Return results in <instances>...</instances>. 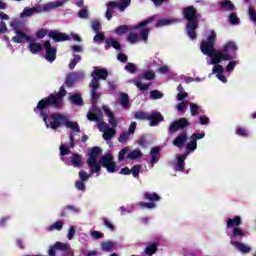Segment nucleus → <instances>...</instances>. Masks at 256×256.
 <instances>
[{"label":"nucleus","instance_id":"obj_24","mask_svg":"<svg viewBox=\"0 0 256 256\" xmlns=\"http://www.w3.org/2000/svg\"><path fill=\"white\" fill-rule=\"evenodd\" d=\"M105 46H104V49L106 51H109V49H111V47H113V49H116V51H119L121 50V43H119V41L113 39V38H110V39H107L105 41Z\"/></svg>","mask_w":256,"mask_h":256},{"label":"nucleus","instance_id":"obj_18","mask_svg":"<svg viewBox=\"0 0 256 256\" xmlns=\"http://www.w3.org/2000/svg\"><path fill=\"white\" fill-rule=\"evenodd\" d=\"M56 251H69V244L63 242H56L54 245L50 246L48 250L49 256L57 255Z\"/></svg>","mask_w":256,"mask_h":256},{"label":"nucleus","instance_id":"obj_3","mask_svg":"<svg viewBox=\"0 0 256 256\" xmlns=\"http://www.w3.org/2000/svg\"><path fill=\"white\" fill-rule=\"evenodd\" d=\"M43 122L45 123V126L47 129H53L54 131H57V129L65 126L68 129H72V131H75V133H80L81 128L79 127V123L69 121V118L65 114L61 113H52V114H42Z\"/></svg>","mask_w":256,"mask_h":256},{"label":"nucleus","instance_id":"obj_4","mask_svg":"<svg viewBox=\"0 0 256 256\" xmlns=\"http://www.w3.org/2000/svg\"><path fill=\"white\" fill-rule=\"evenodd\" d=\"M184 19H186V33L190 39H197V29H199V19L201 14L197 12L195 6H187L184 8Z\"/></svg>","mask_w":256,"mask_h":256},{"label":"nucleus","instance_id":"obj_29","mask_svg":"<svg viewBox=\"0 0 256 256\" xmlns=\"http://www.w3.org/2000/svg\"><path fill=\"white\" fill-rule=\"evenodd\" d=\"M101 153V148L99 146L93 147L90 151V156L87 161L94 163L97 161V156Z\"/></svg>","mask_w":256,"mask_h":256},{"label":"nucleus","instance_id":"obj_19","mask_svg":"<svg viewBox=\"0 0 256 256\" xmlns=\"http://www.w3.org/2000/svg\"><path fill=\"white\" fill-rule=\"evenodd\" d=\"M213 73H216L217 79L221 81L222 83H227V77L223 75L225 69L223 68L222 65L217 64L213 67L212 69Z\"/></svg>","mask_w":256,"mask_h":256},{"label":"nucleus","instance_id":"obj_16","mask_svg":"<svg viewBox=\"0 0 256 256\" xmlns=\"http://www.w3.org/2000/svg\"><path fill=\"white\" fill-rule=\"evenodd\" d=\"M98 129H100V131L102 129H105L104 133H103V139L105 141H109V140L113 139V137H115V133H116L115 129L110 128L109 125H107V123H105L103 121L98 123Z\"/></svg>","mask_w":256,"mask_h":256},{"label":"nucleus","instance_id":"obj_10","mask_svg":"<svg viewBox=\"0 0 256 256\" xmlns=\"http://www.w3.org/2000/svg\"><path fill=\"white\" fill-rule=\"evenodd\" d=\"M149 31V28L140 29V36H138L134 32H130L127 37L128 43H131L132 45H135V43H139V41H145V43H147L149 39Z\"/></svg>","mask_w":256,"mask_h":256},{"label":"nucleus","instance_id":"obj_57","mask_svg":"<svg viewBox=\"0 0 256 256\" xmlns=\"http://www.w3.org/2000/svg\"><path fill=\"white\" fill-rule=\"evenodd\" d=\"M93 41H95L96 43H102V41H105V34H103L102 32L96 33V35L93 38Z\"/></svg>","mask_w":256,"mask_h":256},{"label":"nucleus","instance_id":"obj_14","mask_svg":"<svg viewBox=\"0 0 256 256\" xmlns=\"http://www.w3.org/2000/svg\"><path fill=\"white\" fill-rule=\"evenodd\" d=\"M43 47L46 51V55H45L46 61H49V63H53V61L57 59V48L51 46L50 41L44 42Z\"/></svg>","mask_w":256,"mask_h":256},{"label":"nucleus","instance_id":"obj_56","mask_svg":"<svg viewBox=\"0 0 256 256\" xmlns=\"http://www.w3.org/2000/svg\"><path fill=\"white\" fill-rule=\"evenodd\" d=\"M87 119H88V121H100L101 120V118H99V115H97L91 111H89L87 113Z\"/></svg>","mask_w":256,"mask_h":256},{"label":"nucleus","instance_id":"obj_47","mask_svg":"<svg viewBox=\"0 0 256 256\" xmlns=\"http://www.w3.org/2000/svg\"><path fill=\"white\" fill-rule=\"evenodd\" d=\"M131 137V134L128 131H124L119 137L118 141L119 143H127L129 141V138Z\"/></svg>","mask_w":256,"mask_h":256},{"label":"nucleus","instance_id":"obj_7","mask_svg":"<svg viewBox=\"0 0 256 256\" xmlns=\"http://www.w3.org/2000/svg\"><path fill=\"white\" fill-rule=\"evenodd\" d=\"M125 156H126V159L135 161V159H140V157H143V152H141V150L139 149H135L131 151V148L124 147L118 153V161H125Z\"/></svg>","mask_w":256,"mask_h":256},{"label":"nucleus","instance_id":"obj_34","mask_svg":"<svg viewBox=\"0 0 256 256\" xmlns=\"http://www.w3.org/2000/svg\"><path fill=\"white\" fill-rule=\"evenodd\" d=\"M155 19H157V16L153 15L152 17L141 21L139 24H137L134 29H141L143 27H147V25H149L150 23H153V21H155Z\"/></svg>","mask_w":256,"mask_h":256},{"label":"nucleus","instance_id":"obj_63","mask_svg":"<svg viewBox=\"0 0 256 256\" xmlns=\"http://www.w3.org/2000/svg\"><path fill=\"white\" fill-rule=\"evenodd\" d=\"M205 138V132H201V133H194L191 136V139H193L194 141H198L199 139H203Z\"/></svg>","mask_w":256,"mask_h":256},{"label":"nucleus","instance_id":"obj_38","mask_svg":"<svg viewBox=\"0 0 256 256\" xmlns=\"http://www.w3.org/2000/svg\"><path fill=\"white\" fill-rule=\"evenodd\" d=\"M173 23V20L171 19H167V18H162V19H159L156 24H155V27L156 28H159V27H165L167 25H171Z\"/></svg>","mask_w":256,"mask_h":256},{"label":"nucleus","instance_id":"obj_26","mask_svg":"<svg viewBox=\"0 0 256 256\" xmlns=\"http://www.w3.org/2000/svg\"><path fill=\"white\" fill-rule=\"evenodd\" d=\"M87 165L92 174L101 173V163L97 162V160H95L94 162H91V160H87Z\"/></svg>","mask_w":256,"mask_h":256},{"label":"nucleus","instance_id":"obj_33","mask_svg":"<svg viewBox=\"0 0 256 256\" xmlns=\"http://www.w3.org/2000/svg\"><path fill=\"white\" fill-rule=\"evenodd\" d=\"M83 156L81 154H73V158L71 160V163L74 167H81L83 165Z\"/></svg>","mask_w":256,"mask_h":256},{"label":"nucleus","instance_id":"obj_22","mask_svg":"<svg viewBox=\"0 0 256 256\" xmlns=\"http://www.w3.org/2000/svg\"><path fill=\"white\" fill-rule=\"evenodd\" d=\"M157 251H159V245L156 242H148L144 253L147 256H153Z\"/></svg>","mask_w":256,"mask_h":256},{"label":"nucleus","instance_id":"obj_37","mask_svg":"<svg viewBox=\"0 0 256 256\" xmlns=\"http://www.w3.org/2000/svg\"><path fill=\"white\" fill-rule=\"evenodd\" d=\"M113 247H115V242L113 241H104L101 243V250L102 251H112Z\"/></svg>","mask_w":256,"mask_h":256},{"label":"nucleus","instance_id":"obj_46","mask_svg":"<svg viewBox=\"0 0 256 256\" xmlns=\"http://www.w3.org/2000/svg\"><path fill=\"white\" fill-rule=\"evenodd\" d=\"M128 31H129V26L127 25H121L115 29L116 35H125V33Z\"/></svg>","mask_w":256,"mask_h":256},{"label":"nucleus","instance_id":"obj_32","mask_svg":"<svg viewBox=\"0 0 256 256\" xmlns=\"http://www.w3.org/2000/svg\"><path fill=\"white\" fill-rule=\"evenodd\" d=\"M79 213V209H77L73 205H67L61 212L60 217H67L68 213Z\"/></svg>","mask_w":256,"mask_h":256},{"label":"nucleus","instance_id":"obj_43","mask_svg":"<svg viewBox=\"0 0 256 256\" xmlns=\"http://www.w3.org/2000/svg\"><path fill=\"white\" fill-rule=\"evenodd\" d=\"M140 79H145V81H153L155 79V72L149 70L146 73H144Z\"/></svg>","mask_w":256,"mask_h":256},{"label":"nucleus","instance_id":"obj_40","mask_svg":"<svg viewBox=\"0 0 256 256\" xmlns=\"http://www.w3.org/2000/svg\"><path fill=\"white\" fill-rule=\"evenodd\" d=\"M63 225V222L56 221L48 227V231H61V229H63Z\"/></svg>","mask_w":256,"mask_h":256},{"label":"nucleus","instance_id":"obj_27","mask_svg":"<svg viewBox=\"0 0 256 256\" xmlns=\"http://www.w3.org/2000/svg\"><path fill=\"white\" fill-rule=\"evenodd\" d=\"M185 159H187V154L178 155L176 171H185Z\"/></svg>","mask_w":256,"mask_h":256},{"label":"nucleus","instance_id":"obj_8","mask_svg":"<svg viewBox=\"0 0 256 256\" xmlns=\"http://www.w3.org/2000/svg\"><path fill=\"white\" fill-rule=\"evenodd\" d=\"M145 201L150 202H140L139 207L142 209H155L157 207V204H155V201H161V196L159 194L153 192H145L143 195Z\"/></svg>","mask_w":256,"mask_h":256},{"label":"nucleus","instance_id":"obj_31","mask_svg":"<svg viewBox=\"0 0 256 256\" xmlns=\"http://www.w3.org/2000/svg\"><path fill=\"white\" fill-rule=\"evenodd\" d=\"M69 100L73 105H78L79 107L83 105V97H81V94H73L70 96Z\"/></svg>","mask_w":256,"mask_h":256},{"label":"nucleus","instance_id":"obj_13","mask_svg":"<svg viewBox=\"0 0 256 256\" xmlns=\"http://www.w3.org/2000/svg\"><path fill=\"white\" fill-rule=\"evenodd\" d=\"M189 120L186 118H180L172 122L168 128L169 133H177L180 129H185V127H189Z\"/></svg>","mask_w":256,"mask_h":256},{"label":"nucleus","instance_id":"obj_55","mask_svg":"<svg viewBox=\"0 0 256 256\" xmlns=\"http://www.w3.org/2000/svg\"><path fill=\"white\" fill-rule=\"evenodd\" d=\"M215 41H217V34H215V32H212L211 35L207 37V41H205V43L215 45Z\"/></svg>","mask_w":256,"mask_h":256},{"label":"nucleus","instance_id":"obj_11","mask_svg":"<svg viewBox=\"0 0 256 256\" xmlns=\"http://www.w3.org/2000/svg\"><path fill=\"white\" fill-rule=\"evenodd\" d=\"M79 79H85V73L83 72H70L66 75L65 85L71 88Z\"/></svg>","mask_w":256,"mask_h":256},{"label":"nucleus","instance_id":"obj_45","mask_svg":"<svg viewBox=\"0 0 256 256\" xmlns=\"http://www.w3.org/2000/svg\"><path fill=\"white\" fill-rule=\"evenodd\" d=\"M120 103L122 107H127L129 105V94L122 93L120 96Z\"/></svg>","mask_w":256,"mask_h":256},{"label":"nucleus","instance_id":"obj_36","mask_svg":"<svg viewBox=\"0 0 256 256\" xmlns=\"http://www.w3.org/2000/svg\"><path fill=\"white\" fill-rule=\"evenodd\" d=\"M149 113L145 111H137L134 113V119L137 121H148Z\"/></svg>","mask_w":256,"mask_h":256},{"label":"nucleus","instance_id":"obj_48","mask_svg":"<svg viewBox=\"0 0 256 256\" xmlns=\"http://www.w3.org/2000/svg\"><path fill=\"white\" fill-rule=\"evenodd\" d=\"M37 8H25L21 13V17H31L33 13H36Z\"/></svg>","mask_w":256,"mask_h":256},{"label":"nucleus","instance_id":"obj_12","mask_svg":"<svg viewBox=\"0 0 256 256\" xmlns=\"http://www.w3.org/2000/svg\"><path fill=\"white\" fill-rule=\"evenodd\" d=\"M11 27L14 33H16V36L12 37L13 43H23V39H26L28 42H31V37L27 35V33L19 30V27L17 26V24L12 23Z\"/></svg>","mask_w":256,"mask_h":256},{"label":"nucleus","instance_id":"obj_51","mask_svg":"<svg viewBox=\"0 0 256 256\" xmlns=\"http://www.w3.org/2000/svg\"><path fill=\"white\" fill-rule=\"evenodd\" d=\"M103 225L104 227H107V229H109V231H115V224L111 222V220L107 219V218H103Z\"/></svg>","mask_w":256,"mask_h":256},{"label":"nucleus","instance_id":"obj_49","mask_svg":"<svg viewBox=\"0 0 256 256\" xmlns=\"http://www.w3.org/2000/svg\"><path fill=\"white\" fill-rule=\"evenodd\" d=\"M229 23L230 25H239V17H237V13L232 12L229 15Z\"/></svg>","mask_w":256,"mask_h":256},{"label":"nucleus","instance_id":"obj_9","mask_svg":"<svg viewBox=\"0 0 256 256\" xmlns=\"http://www.w3.org/2000/svg\"><path fill=\"white\" fill-rule=\"evenodd\" d=\"M99 163L108 173H115L117 171V164L113 160V154H105L100 158Z\"/></svg>","mask_w":256,"mask_h":256},{"label":"nucleus","instance_id":"obj_6","mask_svg":"<svg viewBox=\"0 0 256 256\" xmlns=\"http://www.w3.org/2000/svg\"><path fill=\"white\" fill-rule=\"evenodd\" d=\"M129 5H131V0H120V2H108L105 13L107 21H111V19H113V13H115V9H118L119 11L123 12L125 11V9H127V7H129Z\"/></svg>","mask_w":256,"mask_h":256},{"label":"nucleus","instance_id":"obj_60","mask_svg":"<svg viewBox=\"0 0 256 256\" xmlns=\"http://www.w3.org/2000/svg\"><path fill=\"white\" fill-rule=\"evenodd\" d=\"M91 27L96 33H99V31H101V23H99V21H92Z\"/></svg>","mask_w":256,"mask_h":256},{"label":"nucleus","instance_id":"obj_50","mask_svg":"<svg viewBox=\"0 0 256 256\" xmlns=\"http://www.w3.org/2000/svg\"><path fill=\"white\" fill-rule=\"evenodd\" d=\"M248 15H249L250 21H252V23H256V11H255V8H253V6H249Z\"/></svg>","mask_w":256,"mask_h":256},{"label":"nucleus","instance_id":"obj_42","mask_svg":"<svg viewBox=\"0 0 256 256\" xmlns=\"http://www.w3.org/2000/svg\"><path fill=\"white\" fill-rule=\"evenodd\" d=\"M236 135H239V137H249V131L244 127L238 126L236 128Z\"/></svg>","mask_w":256,"mask_h":256},{"label":"nucleus","instance_id":"obj_62","mask_svg":"<svg viewBox=\"0 0 256 256\" xmlns=\"http://www.w3.org/2000/svg\"><path fill=\"white\" fill-rule=\"evenodd\" d=\"M75 187L78 189V191H85V182L83 180L76 181Z\"/></svg>","mask_w":256,"mask_h":256},{"label":"nucleus","instance_id":"obj_54","mask_svg":"<svg viewBox=\"0 0 256 256\" xmlns=\"http://www.w3.org/2000/svg\"><path fill=\"white\" fill-rule=\"evenodd\" d=\"M232 235L233 237H245V232L241 228L235 227L233 228Z\"/></svg>","mask_w":256,"mask_h":256},{"label":"nucleus","instance_id":"obj_44","mask_svg":"<svg viewBox=\"0 0 256 256\" xmlns=\"http://www.w3.org/2000/svg\"><path fill=\"white\" fill-rule=\"evenodd\" d=\"M150 99H153V100L163 99V93L159 90H152L150 91Z\"/></svg>","mask_w":256,"mask_h":256},{"label":"nucleus","instance_id":"obj_35","mask_svg":"<svg viewBox=\"0 0 256 256\" xmlns=\"http://www.w3.org/2000/svg\"><path fill=\"white\" fill-rule=\"evenodd\" d=\"M134 85L140 90V91H148L149 87H151V83L143 84L140 79L134 80Z\"/></svg>","mask_w":256,"mask_h":256},{"label":"nucleus","instance_id":"obj_30","mask_svg":"<svg viewBox=\"0 0 256 256\" xmlns=\"http://www.w3.org/2000/svg\"><path fill=\"white\" fill-rule=\"evenodd\" d=\"M230 243L234 247H237V249L240 250L241 253H249V251H251V248H249L247 245H245L241 242L231 240Z\"/></svg>","mask_w":256,"mask_h":256},{"label":"nucleus","instance_id":"obj_52","mask_svg":"<svg viewBox=\"0 0 256 256\" xmlns=\"http://www.w3.org/2000/svg\"><path fill=\"white\" fill-rule=\"evenodd\" d=\"M187 151H195L197 149V142L194 139H191L190 142L186 145Z\"/></svg>","mask_w":256,"mask_h":256},{"label":"nucleus","instance_id":"obj_25","mask_svg":"<svg viewBox=\"0 0 256 256\" xmlns=\"http://www.w3.org/2000/svg\"><path fill=\"white\" fill-rule=\"evenodd\" d=\"M28 49L30 53H32V55H37V53H40V51H43V45L31 40L28 46Z\"/></svg>","mask_w":256,"mask_h":256},{"label":"nucleus","instance_id":"obj_17","mask_svg":"<svg viewBox=\"0 0 256 256\" xmlns=\"http://www.w3.org/2000/svg\"><path fill=\"white\" fill-rule=\"evenodd\" d=\"M48 37H50V39H53V41L55 43H61L63 41H69V39H71V37L63 32H59L57 30H52L48 33Z\"/></svg>","mask_w":256,"mask_h":256},{"label":"nucleus","instance_id":"obj_53","mask_svg":"<svg viewBox=\"0 0 256 256\" xmlns=\"http://www.w3.org/2000/svg\"><path fill=\"white\" fill-rule=\"evenodd\" d=\"M130 171L133 177H139V173H141V165L139 164L134 165Z\"/></svg>","mask_w":256,"mask_h":256},{"label":"nucleus","instance_id":"obj_58","mask_svg":"<svg viewBox=\"0 0 256 256\" xmlns=\"http://www.w3.org/2000/svg\"><path fill=\"white\" fill-rule=\"evenodd\" d=\"M125 70L128 71V73H135V71H137V66L131 62H128L125 66Z\"/></svg>","mask_w":256,"mask_h":256},{"label":"nucleus","instance_id":"obj_28","mask_svg":"<svg viewBox=\"0 0 256 256\" xmlns=\"http://www.w3.org/2000/svg\"><path fill=\"white\" fill-rule=\"evenodd\" d=\"M65 3H67V0H60V1H56L50 4H46L43 7L44 11H51V9H57V7H63V5H65Z\"/></svg>","mask_w":256,"mask_h":256},{"label":"nucleus","instance_id":"obj_39","mask_svg":"<svg viewBox=\"0 0 256 256\" xmlns=\"http://www.w3.org/2000/svg\"><path fill=\"white\" fill-rule=\"evenodd\" d=\"M220 7L228 9V11H233L235 9V4H233V2H231L230 0H223L222 2H220Z\"/></svg>","mask_w":256,"mask_h":256},{"label":"nucleus","instance_id":"obj_23","mask_svg":"<svg viewBox=\"0 0 256 256\" xmlns=\"http://www.w3.org/2000/svg\"><path fill=\"white\" fill-rule=\"evenodd\" d=\"M102 110L108 116V121H109V124L111 125V127H113V129H115V127H117V119L115 118V114H113V112L110 111L109 107H107V106H103Z\"/></svg>","mask_w":256,"mask_h":256},{"label":"nucleus","instance_id":"obj_1","mask_svg":"<svg viewBox=\"0 0 256 256\" xmlns=\"http://www.w3.org/2000/svg\"><path fill=\"white\" fill-rule=\"evenodd\" d=\"M203 55H207L212 59V65H219L222 61H231L235 59V52L239 49L233 41L227 42L221 52L215 50V45L203 41L200 45Z\"/></svg>","mask_w":256,"mask_h":256},{"label":"nucleus","instance_id":"obj_41","mask_svg":"<svg viewBox=\"0 0 256 256\" xmlns=\"http://www.w3.org/2000/svg\"><path fill=\"white\" fill-rule=\"evenodd\" d=\"M200 111L201 107H199V105L193 102L190 103V113L192 117H195V115H199Z\"/></svg>","mask_w":256,"mask_h":256},{"label":"nucleus","instance_id":"obj_61","mask_svg":"<svg viewBox=\"0 0 256 256\" xmlns=\"http://www.w3.org/2000/svg\"><path fill=\"white\" fill-rule=\"evenodd\" d=\"M46 36H47V30L45 28H42V29L38 30L37 33H36V37L38 39H43Z\"/></svg>","mask_w":256,"mask_h":256},{"label":"nucleus","instance_id":"obj_64","mask_svg":"<svg viewBox=\"0 0 256 256\" xmlns=\"http://www.w3.org/2000/svg\"><path fill=\"white\" fill-rule=\"evenodd\" d=\"M79 177H80V181H88L89 177H91V175L87 174V172L81 170L79 172Z\"/></svg>","mask_w":256,"mask_h":256},{"label":"nucleus","instance_id":"obj_59","mask_svg":"<svg viewBox=\"0 0 256 256\" xmlns=\"http://www.w3.org/2000/svg\"><path fill=\"white\" fill-rule=\"evenodd\" d=\"M69 153H71V150L69 149V147L67 146H60V155L61 157H65V155H69Z\"/></svg>","mask_w":256,"mask_h":256},{"label":"nucleus","instance_id":"obj_2","mask_svg":"<svg viewBox=\"0 0 256 256\" xmlns=\"http://www.w3.org/2000/svg\"><path fill=\"white\" fill-rule=\"evenodd\" d=\"M66 95L67 90H65V86H61L59 92L51 93L47 97L42 98L34 108V113L39 114L43 118V115H48L47 109H61L63 107V98Z\"/></svg>","mask_w":256,"mask_h":256},{"label":"nucleus","instance_id":"obj_21","mask_svg":"<svg viewBox=\"0 0 256 256\" xmlns=\"http://www.w3.org/2000/svg\"><path fill=\"white\" fill-rule=\"evenodd\" d=\"M187 143V132L180 133L174 140L173 145L175 147L181 148Z\"/></svg>","mask_w":256,"mask_h":256},{"label":"nucleus","instance_id":"obj_5","mask_svg":"<svg viewBox=\"0 0 256 256\" xmlns=\"http://www.w3.org/2000/svg\"><path fill=\"white\" fill-rule=\"evenodd\" d=\"M91 77H92V80L89 84L91 102H92V105H97L101 97V93L97 92L101 88V83H99V81L100 80L105 81L107 77H109V71H107V69L96 68L92 72Z\"/></svg>","mask_w":256,"mask_h":256},{"label":"nucleus","instance_id":"obj_15","mask_svg":"<svg viewBox=\"0 0 256 256\" xmlns=\"http://www.w3.org/2000/svg\"><path fill=\"white\" fill-rule=\"evenodd\" d=\"M163 114L159 111H152L148 113V121L150 127H157L162 121H164Z\"/></svg>","mask_w":256,"mask_h":256},{"label":"nucleus","instance_id":"obj_20","mask_svg":"<svg viewBox=\"0 0 256 256\" xmlns=\"http://www.w3.org/2000/svg\"><path fill=\"white\" fill-rule=\"evenodd\" d=\"M240 225H243V221L241 220V216H234L233 218H229L226 221V227L228 229H233L235 227H239Z\"/></svg>","mask_w":256,"mask_h":256}]
</instances>
